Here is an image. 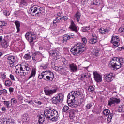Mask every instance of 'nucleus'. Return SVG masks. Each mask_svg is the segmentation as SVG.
<instances>
[{"label":"nucleus","instance_id":"1","mask_svg":"<svg viewBox=\"0 0 124 124\" xmlns=\"http://www.w3.org/2000/svg\"><path fill=\"white\" fill-rule=\"evenodd\" d=\"M82 95H83V93L80 91H72L67 96V103L69 106H73L75 98H77L79 96H82Z\"/></svg>","mask_w":124,"mask_h":124},{"label":"nucleus","instance_id":"2","mask_svg":"<svg viewBox=\"0 0 124 124\" xmlns=\"http://www.w3.org/2000/svg\"><path fill=\"white\" fill-rule=\"evenodd\" d=\"M44 115L46 118L51 120L52 122H56L59 118L58 111L53 108H47L44 112Z\"/></svg>","mask_w":124,"mask_h":124},{"label":"nucleus","instance_id":"3","mask_svg":"<svg viewBox=\"0 0 124 124\" xmlns=\"http://www.w3.org/2000/svg\"><path fill=\"white\" fill-rule=\"evenodd\" d=\"M86 50L85 44L78 43L75 45L74 47L71 48V53L74 56L77 55V54H82Z\"/></svg>","mask_w":124,"mask_h":124},{"label":"nucleus","instance_id":"4","mask_svg":"<svg viewBox=\"0 0 124 124\" xmlns=\"http://www.w3.org/2000/svg\"><path fill=\"white\" fill-rule=\"evenodd\" d=\"M45 11L44 8L39 7L37 5H31V8L29 9L28 12L33 16H39Z\"/></svg>","mask_w":124,"mask_h":124},{"label":"nucleus","instance_id":"5","mask_svg":"<svg viewBox=\"0 0 124 124\" xmlns=\"http://www.w3.org/2000/svg\"><path fill=\"white\" fill-rule=\"evenodd\" d=\"M120 61H123V59H120L119 58L114 57L110 61V67L111 68L112 70H117V69L121 68L122 62H120Z\"/></svg>","mask_w":124,"mask_h":124},{"label":"nucleus","instance_id":"6","mask_svg":"<svg viewBox=\"0 0 124 124\" xmlns=\"http://www.w3.org/2000/svg\"><path fill=\"white\" fill-rule=\"evenodd\" d=\"M25 37L27 40L29 41L31 47L32 48L33 47V46H34V42H33V40L36 39V35H35V33L34 32L26 33Z\"/></svg>","mask_w":124,"mask_h":124},{"label":"nucleus","instance_id":"7","mask_svg":"<svg viewBox=\"0 0 124 124\" xmlns=\"http://www.w3.org/2000/svg\"><path fill=\"white\" fill-rule=\"evenodd\" d=\"M41 73L43 77H46V78H44V80H45V81H53L54 78H55L54 73L51 71L48 72L47 71H45Z\"/></svg>","mask_w":124,"mask_h":124},{"label":"nucleus","instance_id":"8","mask_svg":"<svg viewBox=\"0 0 124 124\" xmlns=\"http://www.w3.org/2000/svg\"><path fill=\"white\" fill-rule=\"evenodd\" d=\"M7 62L10 67H14L15 66V63H17V59H16L15 56L9 55L7 56Z\"/></svg>","mask_w":124,"mask_h":124},{"label":"nucleus","instance_id":"9","mask_svg":"<svg viewBox=\"0 0 124 124\" xmlns=\"http://www.w3.org/2000/svg\"><path fill=\"white\" fill-rule=\"evenodd\" d=\"M114 77V74L112 73L106 74L104 76V81L107 83H110L113 81Z\"/></svg>","mask_w":124,"mask_h":124},{"label":"nucleus","instance_id":"10","mask_svg":"<svg viewBox=\"0 0 124 124\" xmlns=\"http://www.w3.org/2000/svg\"><path fill=\"white\" fill-rule=\"evenodd\" d=\"M93 74L95 82H97V83L102 82V76H101V75L96 71L93 72Z\"/></svg>","mask_w":124,"mask_h":124},{"label":"nucleus","instance_id":"11","mask_svg":"<svg viewBox=\"0 0 124 124\" xmlns=\"http://www.w3.org/2000/svg\"><path fill=\"white\" fill-rule=\"evenodd\" d=\"M111 42L113 44L114 46L118 47V46L120 45V39L119 38V36H112L111 40Z\"/></svg>","mask_w":124,"mask_h":124},{"label":"nucleus","instance_id":"12","mask_svg":"<svg viewBox=\"0 0 124 124\" xmlns=\"http://www.w3.org/2000/svg\"><path fill=\"white\" fill-rule=\"evenodd\" d=\"M121 102V100L117 98H111L108 101V106H112V104H119Z\"/></svg>","mask_w":124,"mask_h":124},{"label":"nucleus","instance_id":"13","mask_svg":"<svg viewBox=\"0 0 124 124\" xmlns=\"http://www.w3.org/2000/svg\"><path fill=\"white\" fill-rule=\"evenodd\" d=\"M25 68L26 70H23L21 71V75H23V76H25V75H28L30 72H31V68H30V66L27 63H25Z\"/></svg>","mask_w":124,"mask_h":124},{"label":"nucleus","instance_id":"14","mask_svg":"<svg viewBox=\"0 0 124 124\" xmlns=\"http://www.w3.org/2000/svg\"><path fill=\"white\" fill-rule=\"evenodd\" d=\"M46 95H52L54 93H57V89H46L44 90Z\"/></svg>","mask_w":124,"mask_h":124},{"label":"nucleus","instance_id":"15","mask_svg":"<svg viewBox=\"0 0 124 124\" xmlns=\"http://www.w3.org/2000/svg\"><path fill=\"white\" fill-rule=\"evenodd\" d=\"M69 67L71 72H77L78 69V67L74 63L70 64L69 65Z\"/></svg>","mask_w":124,"mask_h":124},{"label":"nucleus","instance_id":"16","mask_svg":"<svg viewBox=\"0 0 124 124\" xmlns=\"http://www.w3.org/2000/svg\"><path fill=\"white\" fill-rule=\"evenodd\" d=\"M75 113H76V111L74 109H70L69 111V117L70 119H74L75 118Z\"/></svg>","mask_w":124,"mask_h":124},{"label":"nucleus","instance_id":"17","mask_svg":"<svg viewBox=\"0 0 124 124\" xmlns=\"http://www.w3.org/2000/svg\"><path fill=\"white\" fill-rule=\"evenodd\" d=\"M15 71L16 73H21L23 71V67L21 65H17L16 66Z\"/></svg>","mask_w":124,"mask_h":124},{"label":"nucleus","instance_id":"18","mask_svg":"<svg viewBox=\"0 0 124 124\" xmlns=\"http://www.w3.org/2000/svg\"><path fill=\"white\" fill-rule=\"evenodd\" d=\"M73 37H74V35H65L64 36L63 39V43H66V42H67L68 40H69V39H70V38H73Z\"/></svg>","mask_w":124,"mask_h":124},{"label":"nucleus","instance_id":"19","mask_svg":"<svg viewBox=\"0 0 124 124\" xmlns=\"http://www.w3.org/2000/svg\"><path fill=\"white\" fill-rule=\"evenodd\" d=\"M36 74V68H32L31 75L29 77L28 79H31V78H32V77H35Z\"/></svg>","mask_w":124,"mask_h":124},{"label":"nucleus","instance_id":"20","mask_svg":"<svg viewBox=\"0 0 124 124\" xmlns=\"http://www.w3.org/2000/svg\"><path fill=\"white\" fill-rule=\"evenodd\" d=\"M69 29H70L73 31H75V32H77V27H76V26L73 21H72L71 25L69 27Z\"/></svg>","mask_w":124,"mask_h":124},{"label":"nucleus","instance_id":"21","mask_svg":"<svg viewBox=\"0 0 124 124\" xmlns=\"http://www.w3.org/2000/svg\"><path fill=\"white\" fill-rule=\"evenodd\" d=\"M1 44L2 45V46L4 47V49H6V48H7V47H8L9 46L7 41L5 39H3L2 42L1 43Z\"/></svg>","mask_w":124,"mask_h":124},{"label":"nucleus","instance_id":"22","mask_svg":"<svg viewBox=\"0 0 124 124\" xmlns=\"http://www.w3.org/2000/svg\"><path fill=\"white\" fill-rule=\"evenodd\" d=\"M81 13H80V12H77L75 16V17L77 21V22H78L79 23V22H80V19L81 18Z\"/></svg>","mask_w":124,"mask_h":124},{"label":"nucleus","instance_id":"23","mask_svg":"<svg viewBox=\"0 0 124 124\" xmlns=\"http://www.w3.org/2000/svg\"><path fill=\"white\" fill-rule=\"evenodd\" d=\"M57 97L59 102H62V101H63V97H64V96L62 93H59Z\"/></svg>","mask_w":124,"mask_h":124},{"label":"nucleus","instance_id":"24","mask_svg":"<svg viewBox=\"0 0 124 124\" xmlns=\"http://www.w3.org/2000/svg\"><path fill=\"white\" fill-rule=\"evenodd\" d=\"M15 24L16 25V29H17V33H18V32H20V22L19 21H15Z\"/></svg>","mask_w":124,"mask_h":124},{"label":"nucleus","instance_id":"25","mask_svg":"<svg viewBox=\"0 0 124 124\" xmlns=\"http://www.w3.org/2000/svg\"><path fill=\"white\" fill-rule=\"evenodd\" d=\"M44 119H45V118L44 117V116L43 115L41 114V115H40L39 117V120H38L39 124H43V123H44V121H45Z\"/></svg>","mask_w":124,"mask_h":124},{"label":"nucleus","instance_id":"26","mask_svg":"<svg viewBox=\"0 0 124 124\" xmlns=\"http://www.w3.org/2000/svg\"><path fill=\"white\" fill-rule=\"evenodd\" d=\"M91 54L94 57H98L99 56V51H98V49H95L93 52L91 53Z\"/></svg>","mask_w":124,"mask_h":124},{"label":"nucleus","instance_id":"27","mask_svg":"<svg viewBox=\"0 0 124 124\" xmlns=\"http://www.w3.org/2000/svg\"><path fill=\"white\" fill-rule=\"evenodd\" d=\"M113 117H114L113 113H110L109 114L107 117V122L108 123H111V122H112V119H113Z\"/></svg>","mask_w":124,"mask_h":124},{"label":"nucleus","instance_id":"28","mask_svg":"<svg viewBox=\"0 0 124 124\" xmlns=\"http://www.w3.org/2000/svg\"><path fill=\"white\" fill-rule=\"evenodd\" d=\"M99 32L101 33V34H105V33L108 32V30L102 28L99 30Z\"/></svg>","mask_w":124,"mask_h":124},{"label":"nucleus","instance_id":"29","mask_svg":"<svg viewBox=\"0 0 124 124\" xmlns=\"http://www.w3.org/2000/svg\"><path fill=\"white\" fill-rule=\"evenodd\" d=\"M89 77H90V75H89V74H88V73H85V74L83 73L81 75V80L86 79V78H89Z\"/></svg>","mask_w":124,"mask_h":124},{"label":"nucleus","instance_id":"30","mask_svg":"<svg viewBox=\"0 0 124 124\" xmlns=\"http://www.w3.org/2000/svg\"><path fill=\"white\" fill-rule=\"evenodd\" d=\"M51 101L54 104L60 103V102L59 101L57 97H53L51 99Z\"/></svg>","mask_w":124,"mask_h":124},{"label":"nucleus","instance_id":"31","mask_svg":"<svg viewBox=\"0 0 124 124\" xmlns=\"http://www.w3.org/2000/svg\"><path fill=\"white\" fill-rule=\"evenodd\" d=\"M62 19V17H57L53 21V23L57 24V23H60L61 20Z\"/></svg>","mask_w":124,"mask_h":124},{"label":"nucleus","instance_id":"32","mask_svg":"<svg viewBox=\"0 0 124 124\" xmlns=\"http://www.w3.org/2000/svg\"><path fill=\"white\" fill-rule=\"evenodd\" d=\"M103 114L105 116H108V115H110V110L108 109H106L103 110Z\"/></svg>","mask_w":124,"mask_h":124},{"label":"nucleus","instance_id":"33","mask_svg":"<svg viewBox=\"0 0 124 124\" xmlns=\"http://www.w3.org/2000/svg\"><path fill=\"white\" fill-rule=\"evenodd\" d=\"M118 112L120 113H124V106H120L118 108Z\"/></svg>","mask_w":124,"mask_h":124},{"label":"nucleus","instance_id":"34","mask_svg":"<svg viewBox=\"0 0 124 124\" xmlns=\"http://www.w3.org/2000/svg\"><path fill=\"white\" fill-rule=\"evenodd\" d=\"M97 42V40L95 39L92 38L89 40V43H91V44H95Z\"/></svg>","mask_w":124,"mask_h":124},{"label":"nucleus","instance_id":"35","mask_svg":"<svg viewBox=\"0 0 124 124\" xmlns=\"http://www.w3.org/2000/svg\"><path fill=\"white\" fill-rule=\"evenodd\" d=\"M5 85L6 87H10L12 85V82L10 80H6L5 82Z\"/></svg>","mask_w":124,"mask_h":124},{"label":"nucleus","instance_id":"36","mask_svg":"<svg viewBox=\"0 0 124 124\" xmlns=\"http://www.w3.org/2000/svg\"><path fill=\"white\" fill-rule=\"evenodd\" d=\"M90 27V26L82 27L81 29L82 32H86L87 31L88 29Z\"/></svg>","mask_w":124,"mask_h":124},{"label":"nucleus","instance_id":"37","mask_svg":"<svg viewBox=\"0 0 124 124\" xmlns=\"http://www.w3.org/2000/svg\"><path fill=\"white\" fill-rule=\"evenodd\" d=\"M0 78L2 79V80H4V79L6 78V75H5V73H0Z\"/></svg>","mask_w":124,"mask_h":124},{"label":"nucleus","instance_id":"38","mask_svg":"<svg viewBox=\"0 0 124 124\" xmlns=\"http://www.w3.org/2000/svg\"><path fill=\"white\" fill-rule=\"evenodd\" d=\"M31 58V55H30V54H26L24 56V59H25V60H30Z\"/></svg>","mask_w":124,"mask_h":124},{"label":"nucleus","instance_id":"39","mask_svg":"<svg viewBox=\"0 0 124 124\" xmlns=\"http://www.w3.org/2000/svg\"><path fill=\"white\" fill-rule=\"evenodd\" d=\"M3 14L5 16H9V15H10V12H9V11L7 10H5L3 11Z\"/></svg>","mask_w":124,"mask_h":124},{"label":"nucleus","instance_id":"40","mask_svg":"<svg viewBox=\"0 0 124 124\" xmlns=\"http://www.w3.org/2000/svg\"><path fill=\"white\" fill-rule=\"evenodd\" d=\"M5 93H7V90H6V89L0 90V95L4 94Z\"/></svg>","mask_w":124,"mask_h":124},{"label":"nucleus","instance_id":"41","mask_svg":"<svg viewBox=\"0 0 124 124\" xmlns=\"http://www.w3.org/2000/svg\"><path fill=\"white\" fill-rule=\"evenodd\" d=\"M17 103V100L15 98H13L11 100V104H16Z\"/></svg>","mask_w":124,"mask_h":124},{"label":"nucleus","instance_id":"42","mask_svg":"<svg viewBox=\"0 0 124 124\" xmlns=\"http://www.w3.org/2000/svg\"><path fill=\"white\" fill-rule=\"evenodd\" d=\"M27 4H28L27 3L26 1L24 0H21L20 3L21 6H27Z\"/></svg>","mask_w":124,"mask_h":124},{"label":"nucleus","instance_id":"43","mask_svg":"<svg viewBox=\"0 0 124 124\" xmlns=\"http://www.w3.org/2000/svg\"><path fill=\"white\" fill-rule=\"evenodd\" d=\"M69 109V107H68V106H65L63 107L62 112H66V111H68Z\"/></svg>","mask_w":124,"mask_h":124},{"label":"nucleus","instance_id":"44","mask_svg":"<svg viewBox=\"0 0 124 124\" xmlns=\"http://www.w3.org/2000/svg\"><path fill=\"white\" fill-rule=\"evenodd\" d=\"M7 24L3 21H0V28H2V27H5Z\"/></svg>","mask_w":124,"mask_h":124},{"label":"nucleus","instance_id":"45","mask_svg":"<svg viewBox=\"0 0 124 124\" xmlns=\"http://www.w3.org/2000/svg\"><path fill=\"white\" fill-rule=\"evenodd\" d=\"M19 13H20V11H16L14 13V15L15 17H18L19 16Z\"/></svg>","mask_w":124,"mask_h":124},{"label":"nucleus","instance_id":"46","mask_svg":"<svg viewBox=\"0 0 124 124\" xmlns=\"http://www.w3.org/2000/svg\"><path fill=\"white\" fill-rule=\"evenodd\" d=\"M92 106H93V104L92 103H89L86 105V108H87V109H90Z\"/></svg>","mask_w":124,"mask_h":124},{"label":"nucleus","instance_id":"47","mask_svg":"<svg viewBox=\"0 0 124 124\" xmlns=\"http://www.w3.org/2000/svg\"><path fill=\"white\" fill-rule=\"evenodd\" d=\"M89 92H93V91H94V87H93L92 86H89L88 88Z\"/></svg>","mask_w":124,"mask_h":124},{"label":"nucleus","instance_id":"48","mask_svg":"<svg viewBox=\"0 0 124 124\" xmlns=\"http://www.w3.org/2000/svg\"><path fill=\"white\" fill-rule=\"evenodd\" d=\"M33 55L36 56V57H37V56H39V55L41 56V53H40V52L37 51L34 53Z\"/></svg>","mask_w":124,"mask_h":124},{"label":"nucleus","instance_id":"49","mask_svg":"<svg viewBox=\"0 0 124 124\" xmlns=\"http://www.w3.org/2000/svg\"><path fill=\"white\" fill-rule=\"evenodd\" d=\"M9 103H10L9 101H4V104H5V105H6L7 107H9Z\"/></svg>","mask_w":124,"mask_h":124},{"label":"nucleus","instance_id":"50","mask_svg":"<svg viewBox=\"0 0 124 124\" xmlns=\"http://www.w3.org/2000/svg\"><path fill=\"white\" fill-rule=\"evenodd\" d=\"M120 32H124V27H121L119 29Z\"/></svg>","mask_w":124,"mask_h":124},{"label":"nucleus","instance_id":"51","mask_svg":"<svg viewBox=\"0 0 124 124\" xmlns=\"http://www.w3.org/2000/svg\"><path fill=\"white\" fill-rule=\"evenodd\" d=\"M93 4L94 5H99V3L97 2V0H94L93 1Z\"/></svg>","mask_w":124,"mask_h":124},{"label":"nucleus","instance_id":"52","mask_svg":"<svg viewBox=\"0 0 124 124\" xmlns=\"http://www.w3.org/2000/svg\"><path fill=\"white\" fill-rule=\"evenodd\" d=\"M82 40L84 44H86L87 43V38H86V37L82 38Z\"/></svg>","mask_w":124,"mask_h":124},{"label":"nucleus","instance_id":"53","mask_svg":"<svg viewBox=\"0 0 124 124\" xmlns=\"http://www.w3.org/2000/svg\"><path fill=\"white\" fill-rule=\"evenodd\" d=\"M38 78L39 79H44L45 78L43 77L42 74L41 73V74L38 76Z\"/></svg>","mask_w":124,"mask_h":124},{"label":"nucleus","instance_id":"54","mask_svg":"<svg viewBox=\"0 0 124 124\" xmlns=\"http://www.w3.org/2000/svg\"><path fill=\"white\" fill-rule=\"evenodd\" d=\"M10 78L11 79H12V81H15V79L14 78V76L13 75H10Z\"/></svg>","mask_w":124,"mask_h":124},{"label":"nucleus","instance_id":"55","mask_svg":"<svg viewBox=\"0 0 124 124\" xmlns=\"http://www.w3.org/2000/svg\"><path fill=\"white\" fill-rule=\"evenodd\" d=\"M34 102H35V103H37L39 105H41V104H42V102H41V101H39L35 100Z\"/></svg>","mask_w":124,"mask_h":124},{"label":"nucleus","instance_id":"56","mask_svg":"<svg viewBox=\"0 0 124 124\" xmlns=\"http://www.w3.org/2000/svg\"><path fill=\"white\" fill-rule=\"evenodd\" d=\"M9 90L10 93H13V91H14V89L12 87H10L9 88Z\"/></svg>","mask_w":124,"mask_h":124},{"label":"nucleus","instance_id":"57","mask_svg":"<svg viewBox=\"0 0 124 124\" xmlns=\"http://www.w3.org/2000/svg\"><path fill=\"white\" fill-rule=\"evenodd\" d=\"M63 62L64 64L66 65L68 63V61H67V60L64 59V60H63Z\"/></svg>","mask_w":124,"mask_h":124},{"label":"nucleus","instance_id":"58","mask_svg":"<svg viewBox=\"0 0 124 124\" xmlns=\"http://www.w3.org/2000/svg\"><path fill=\"white\" fill-rule=\"evenodd\" d=\"M42 67L44 69H46V68H47V67H48V64H46L44 65V66H42Z\"/></svg>","mask_w":124,"mask_h":124},{"label":"nucleus","instance_id":"59","mask_svg":"<svg viewBox=\"0 0 124 124\" xmlns=\"http://www.w3.org/2000/svg\"><path fill=\"white\" fill-rule=\"evenodd\" d=\"M92 36L93 39L97 40V37H96V35L94 34H93Z\"/></svg>","mask_w":124,"mask_h":124},{"label":"nucleus","instance_id":"60","mask_svg":"<svg viewBox=\"0 0 124 124\" xmlns=\"http://www.w3.org/2000/svg\"><path fill=\"white\" fill-rule=\"evenodd\" d=\"M87 0H81V2L83 3V4H86V3H87Z\"/></svg>","mask_w":124,"mask_h":124},{"label":"nucleus","instance_id":"61","mask_svg":"<svg viewBox=\"0 0 124 124\" xmlns=\"http://www.w3.org/2000/svg\"><path fill=\"white\" fill-rule=\"evenodd\" d=\"M62 19H63L64 21H67L68 18L67 16H63V17H62Z\"/></svg>","mask_w":124,"mask_h":124},{"label":"nucleus","instance_id":"62","mask_svg":"<svg viewBox=\"0 0 124 124\" xmlns=\"http://www.w3.org/2000/svg\"><path fill=\"white\" fill-rule=\"evenodd\" d=\"M55 16L56 17H61V13H58L55 15Z\"/></svg>","mask_w":124,"mask_h":124},{"label":"nucleus","instance_id":"63","mask_svg":"<svg viewBox=\"0 0 124 124\" xmlns=\"http://www.w3.org/2000/svg\"><path fill=\"white\" fill-rule=\"evenodd\" d=\"M2 41H3V37L0 36V42L1 43Z\"/></svg>","mask_w":124,"mask_h":124},{"label":"nucleus","instance_id":"64","mask_svg":"<svg viewBox=\"0 0 124 124\" xmlns=\"http://www.w3.org/2000/svg\"><path fill=\"white\" fill-rule=\"evenodd\" d=\"M2 111H5L6 110V108L5 107H3L1 108Z\"/></svg>","mask_w":124,"mask_h":124}]
</instances>
